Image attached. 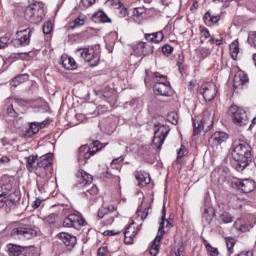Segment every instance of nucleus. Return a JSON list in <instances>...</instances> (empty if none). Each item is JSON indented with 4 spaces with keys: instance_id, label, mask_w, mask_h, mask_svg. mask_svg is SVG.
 <instances>
[{
    "instance_id": "f257e3e1",
    "label": "nucleus",
    "mask_w": 256,
    "mask_h": 256,
    "mask_svg": "<svg viewBox=\"0 0 256 256\" xmlns=\"http://www.w3.org/2000/svg\"><path fill=\"white\" fill-rule=\"evenodd\" d=\"M231 156L235 161V169L239 172L244 171L245 167L249 165V157H251V146L241 140L235 141L232 144Z\"/></svg>"
},
{
    "instance_id": "f03ea898",
    "label": "nucleus",
    "mask_w": 256,
    "mask_h": 256,
    "mask_svg": "<svg viewBox=\"0 0 256 256\" xmlns=\"http://www.w3.org/2000/svg\"><path fill=\"white\" fill-rule=\"evenodd\" d=\"M166 216H167V210H165V204H164L163 209H162V221H161L160 227L158 229V234L155 237L153 244L150 248L151 256L159 255V249L161 247V239H163V235H165V227H166V229H171V227H173L171 220L165 219Z\"/></svg>"
},
{
    "instance_id": "7ed1b4c3",
    "label": "nucleus",
    "mask_w": 256,
    "mask_h": 256,
    "mask_svg": "<svg viewBox=\"0 0 256 256\" xmlns=\"http://www.w3.org/2000/svg\"><path fill=\"white\" fill-rule=\"evenodd\" d=\"M45 16V4L43 2H34L25 9L24 17L29 23H41Z\"/></svg>"
},
{
    "instance_id": "20e7f679",
    "label": "nucleus",
    "mask_w": 256,
    "mask_h": 256,
    "mask_svg": "<svg viewBox=\"0 0 256 256\" xmlns=\"http://www.w3.org/2000/svg\"><path fill=\"white\" fill-rule=\"evenodd\" d=\"M108 143H101L99 141H94L92 144L88 145H82L78 149V163L80 165H85L87 163V160L93 157L95 153L101 151L103 147H107Z\"/></svg>"
},
{
    "instance_id": "39448f33",
    "label": "nucleus",
    "mask_w": 256,
    "mask_h": 256,
    "mask_svg": "<svg viewBox=\"0 0 256 256\" xmlns=\"http://www.w3.org/2000/svg\"><path fill=\"white\" fill-rule=\"evenodd\" d=\"M21 199V192L17 188L11 187V185H4V191L0 194V207H11V205H15L17 201Z\"/></svg>"
},
{
    "instance_id": "423d86ee",
    "label": "nucleus",
    "mask_w": 256,
    "mask_h": 256,
    "mask_svg": "<svg viewBox=\"0 0 256 256\" xmlns=\"http://www.w3.org/2000/svg\"><path fill=\"white\" fill-rule=\"evenodd\" d=\"M75 55L89 63L90 67H97L99 65L100 57L93 47L78 48L75 51Z\"/></svg>"
},
{
    "instance_id": "0eeeda50",
    "label": "nucleus",
    "mask_w": 256,
    "mask_h": 256,
    "mask_svg": "<svg viewBox=\"0 0 256 256\" xmlns=\"http://www.w3.org/2000/svg\"><path fill=\"white\" fill-rule=\"evenodd\" d=\"M230 113L234 125H237L238 127H246L249 125V116H247V112L243 110V108L231 106Z\"/></svg>"
},
{
    "instance_id": "6e6552de",
    "label": "nucleus",
    "mask_w": 256,
    "mask_h": 256,
    "mask_svg": "<svg viewBox=\"0 0 256 256\" xmlns=\"http://www.w3.org/2000/svg\"><path fill=\"white\" fill-rule=\"evenodd\" d=\"M167 123L177 125V123H179V115L175 112H171L168 116V121H166L165 117L163 116H157L152 118V124L155 129H167Z\"/></svg>"
},
{
    "instance_id": "1a4fd4ad",
    "label": "nucleus",
    "mask_w": 256,
    "mask_h": 256,
    "mask_svg": "<svg viewBox=\"0 0 256 256\" xmlns=\"http://www.w3.org/2000/svg\"><path fill=\"white\" fill-rule=\"evenodd\" d=\"M50 165H53V153L42 155L38 159L37 177H45Z\"/></svg>"
},
{
    "instance_id": "9d476101",
    "label": "nucleus",
    "mask_w": 256,
    "mask_h": 256,
    "mask_svg": "<svg viewBox=\"0 0 256 256\" xmlns=\"http://www.w3.org/2000/svg\"><path fill=\"white\" fill-rule=\"evenodd\" d=\"M31 29H24L16 33V38L12 40L14 47H27L31 43Z\"/></svg>"
},
{
    "instance_id": "9b49d317",
    "label": "nucleus",
    "mask_w": 256,
    "mask_h": 256,
    "mask_svg": "<svg viewBox=\"0 0 256 256\" xmlns=\"http://www.w3.org/2000/svg\"><path fill=\"white\" fill-rule=\"evenodd\" d=\"M85 225H87V221L77 214H70L63 221V227H73L74 229H81V227H85Z\"/></svg>"
},
{
    "instance_id": "f8f14e48",
    "label": "nucleus",
    "mask_w": 256,
    "mask_h": 256,
    "mask_svg": "<svg viewBox=\"0 0 256 256\" xmlns=\"http://www.w3.org/2000/svg\"><path fill=\"white\" fill-rule=\"evenodd\" d=\"M200 93L203 95L206 101H213L217 96V85H215L213 82L208 83L202 86Z\"/></svg>"
},
{
    "instance_id": "ddd939ff",
    "label": "nucleus",
    "mask_w": 256,
    "mask_h": 256,
    "mask_svg": "<svg viewBox=\"0 0 256 256\" xmlns=\"http://www.w3.org/2000/svg\"><path fill=\"white\" fill-rule=\"evenodd\" d=\"M133 51L137 53V55H143V57H147V55L153 54L154 47L151 44H147L143 41L136 42L132 46Z\"/></svg>"
},
{
    "instance_id": "4468645a",
    "label": "nucleus",
    "mask_w": 256,
    "mask_h": 256,
    "mask_svg": "<svg viewBox=\"0 0 256 256\" xmlns=\"http://www.w3.org/2000/svg\"><path fill=\"white\" fill-rule=\"evenodd\" d=\"M232 185L233 187H236V189H240L242 193H251V191H255V182L251 179L238 180L233 182Z\"/></svg>"
},
{
    "instance_id": "2eb2a0df",
    "label": "nucleus",
    "mask_w": 256,
    "mask_h": 256,
    "mask_svg": "<svg viewBox=\"0 0 256 256\" xmlns=\"http://www.w3.org/2000/svg\"><path fill=\"white\" fill-rule=\"evenodd\" d=\"M123 156H120L118 158H115L111 162L112 169L107 172L108 177H112L113 179H117L118 181H121V178L119 177V174L121 173V166L119 163H122Z\"/></svg>"
},
{
    "instance_id": "dca6fc26",
    "label": "nucleus",
    "mask_w": 256,
    "mask_h": 256,
    "mask_svg": "<svg viewBox=\"0 0 256 256\" xmlns=\"http://www.w3.org/2000/svg\"><path fill=\"white\" fill-rule=\"evenodd\" d=\"M167 135H169V130L158 129L155 131L153 145L156 149H161V146L165 143V139H167Z\"/></svg>"
},
{
    "instance_id": "f3484780",
    "label": "nucleus",
    "mask_w": 256,
    "mask_h": 256,
    "mask_svg": "<svg viewBox=\"0 0 256 256\" xmlns=\"http://www.w3.org/2000/svg\"><path fill=\"white\" fill-rule=\"evenodd\" d=\"M137 233H139V228H135L133 223L130 224L124 232V243H126V245H133V241L135 237H137Z\"/></svg>"
},
{
    "instance_id": "a211bd4d",
    "label": "nucleus",
    "mask_w": 256,
    "mask_h": 256,
    "mask_svg": "<svg viewBox=\"0 0 256 256\" xmlns=\"http://www.w3.org/2000/svg\"><path fill=\"white\" fill-rule=\"evenodd\" d=\"M59 239L62 241V243L66 247H70V249H73L75 245H77V237L74 235H71L67 232H61L58 234Z\"/></svg>"
},
{
    "instance_id": "6ab92c4d",
    "label": "nucleus",
    "mask_w": 256,
    "mask_h": 256,
    "mask_svg": "<svg viewBox=\"0 0 256 256\" xmlns=\"http://www.w3.org/2000/svg\"><path fill=\"white\" fill-rule=\"evenodd\" d=\"M77 181L81 189H83V187H87V185H91V183H93V176L84 170H80L77 173Z\"/></svg>"
},
{
    "instance_id": "aec40b11",
    "label": "nucleus",
    "mask_w": 256,
    "mask_h": 256,
    "mask_svg": "<svg viewBox=\"0 0 256 256\" xmlns=\"http://www.w3.org/2000/svg\"><path fill=\"white\" fill-rule=\"evenodd\" d=\"M154 91L156 95H162V97H169L171 93V85L163 82H157L154 85Z\"/></svg>"
},
{
    "instance_id": "412c9836",
    "label": "nucleus",
    "mask_w": 256,
    "mask_h": 256,
    "mask_svg": "<svg viewBox=\"0 0 256 256\" xmlns=\"http://www.w3.org/2000/svg\"><path fill=\"white\" fill-rule=\"evenodd\" d=\"M193 125L195 129H211L213 127V117L194 120Z\"/></svg>"
},
{
    "instance_id": "4be33fe9",
    "label": "nucleus",
    "mask_w": 256,
    "mask_h": 256,
    "mask_svg": "<svg viewBox=\"0 0 256 256\" xmlns=\"http://www.w3.org/2000/svg\"><path fill=\"white\" fill-rule=\"evenodd\" d=\"M211 139L215 145H221V143H225L229 139V134L223 130H218L211 136Z\"/></svg>"
},
{
    "instance_id": "5701e85b",
    "label": "nucleus",
    "mask_w": 256,
    "mask_h": 256,
    "mask_svg": "<svg viewBox=\"0 0 256 256\" xmlns=\"http://www.w3.org/2000/svg\"><path fill=\"white\" fill-rule=\"evenodd\" d=\"M245 83H249V76H247L243 71H238L234 76V87H243Z\"/></svg>"
},
{
    "instance_id": "b1692460",
    "label": "nucleus",
    "mask_w": 256,
    "mask_h": 256,
    "mask_svg": "<svg viewBox=\"0 0 256 256\" xmlns=\"http://www.w3.org/2000/svg\"><path fill=\"white\" fill-rule=\"evenodd\" d=\"M82 191L88 199H93L97 197V195H99V188H97V186L93 184H88L87 186H84L82 188Z\"/></svg>"
},
{
    "instance_id": "393cba45",
    "label": "nucleus",
    "mask_w": 256,
    "mask_h": 256,
    "mask_svg": "<svg viewBox=\"0 0 256 256\" xmlns=\"http://www.w3.org/2000/svg\"><path fill=\"white\" fill-rule=\"evenodd\" d=\"M94 23H111V18L107 16L102 10L97 11L92 16Z\"/></svg>"
},
{
    "instance_id": "a878e982",
    "label": "nucleus",
    "mask_w": 256,
    "mask_h": 256,
    "mask_svg": "<svg viewBox=\"0 0 256 256\" xmlns=\"http://www.w3.org/2000/svg\"><path fill=\"white\" fill-rule=\"evenodd\" d=\"M136 179L138 181V185H141L142 187H145V185H149V183H151V176L147 172H138Z\"/></svg>"
},
{
    "instance_id": "bb28decb",
    "label": "nucleus",
    "mask_w": 256,
    "mask_h": 256,
    "mask_svg": "<svg viewBox=\"0 0 256 256\" xmlns=\"http://www.w3.org/2000/svg\"><path fill=\"white\" fill-rule=\"evenodd\" d=\"M37 161V156L31 155L27 159V169L30 171V173H36L38 171V162Z\"/></svg>"
},
{
    "instance_id": "cd10ccee",
    "label": "nucleus",
    "mask_w": 256,
    "mask_h": 256,
    "mask_svg": "<svg viewBox=\"0 0 256 256\" xmlns=\"http://www.w3.org/2000/svg\"><path fill=\"white\" fill-rule=\"evenodd\" d=\"M52 122L53 120L49 118L42 122H28V127L29 129H33L34 127L36 129H47V127H49V124H51Z\"/></svg>"
},
{
    "instance_id": "c85d7f7f",
    "label": "nucleus",
    "mask_w": 256,
    "mask_h": 256,
    "mask_svg": "<svg viewBox=\"0 0 256 256\" xmlns=\"http://www.w3.org/2000/svg\"><path fill=\"white\" fill-rule=\"evenodd\" d=\"M87 23V16L80 13L72 22L71 29H77V27H83Z\"/></svg>"
},
{
    "instance_id": "c756f323",
    "label": "nucleus",
    "mask_w": 256,
    "mask_h": 256,
    "mask_svg": "<svg viewBox=\"0 0 256 256\" xmlns=\"http://www.w3.org/2000/svg\"><path fill=\"white\" fill-rule=\"evenodd\" d=\"M61 61H62V66L67 71H72V69H75V65H77V63H75V59L71 57H62Z\"/></svg>"
},
{
    "instance_id": "7c9ffc66",
    "label": "nucleus",
    "mask_w": 256,
    "mask_h": 256,
    "mask_svg": "<svg viewBox=\"0 0 256 256\" xmlns=\"http://www.w3.org/2000/svg\"><path fill=\"white\" fill-rule=\"evenodd\" d=\"M39 133V130H33V129H20L18 131V134L22 139H31L33 135H37Z\"/></svg>"
},
{
    "instance_id": "2f4dec72",
    "label": "nucleus",
    "mask_w": 256,
    "mask_h": 256,
    "mask_svg": "<svg viewBox=\"0 0 256 256\" xmlns=\"http://www.w3.org/2000/svg\"><path fill=\"white\" fill-rule=\"evenodd\" d=\"M232 221H233V216L229 212L224 211L218 216V222L221 224L227 225Z\"/></svg>"
},
{
    "instance_id": "473e14b6",
    "label": "nucleus",
    "mask_w": 256,
    "mask_h": 256,
    "mask_svg": "<svg viewBox=\"0 0 256 256\" xmlns=\"http://www.w3.org/2000/svg\"><path fill=\"white\" fill-rule=\"evenodd\" d=\"M8 255H10V256H22L23 255V248H21L18 245H9Z\"/></svg>"
},
{
    "instance_id": "72a5a7b5",
    "label": "nucleus",
    "mask_w": 256,
    "mask_h": 256,
    "mask_svg": "<svg viewBox=\"0 0 256 256\" xmlns=\"http://www.w3.org/2000/svg\"><path fill=\"white\" fill-rule=\"evenodd\" d=\"M202 241L204 243L206 251H208L210 256H220L219 250L217 248L211 246V244H209V242L203 237H202Z\"/></svg>"
},
{
    "instance_id": "f704fd0d",
    "label": "nucleus",
    "mask_w": 256,
    "mask_h": 256,
    "mask_svg": "<svg viewBox=\"0 0 256 256\" xmlns=\"http://www.w3.org/2000/svg\"><path fill=\"white\" fill-rule=\"evenodd\" d=\"M101 109H103V106H98L94 112L88 113L86 115L77 114L76 119H83L84 117H86V119H91L93 117H98V115H101Z\"/></svg>"
},
{
    "instance_id": "c9c22d12",
    "label": "nucleus",
    "mask_w": 256,
    "mask_h": 256,
    "mask_svg": "<svg viewBox=\"0 0 256 256\" xmlns=\"http://www.w3.org/2000/svg\"><path fill=\"white\" fill-rule=\"evenodd\" d=\"M214 217H215V209H213V207H208L204 210L203 219H205L207 223H211Z\"/></svg>"
},
{
    "instance_id": "e433bc0d",
    "label": "nucleus",
    "mask_w": 256,
    "mask_h": 256,
    "mask_svg": "<svg viewBox=\"0 0 256 256\" xmlns=\"http://www.w3.org/2000/svg\"><path fill=\"white\" fill-rule=\"evenodd\" d=\"M230 55L234 61L237 60V55H239V42L234 41L230 44Z\"/></svg>"
},
{
    "instance_id": "4c0bfd02",
    "label": "nucleus",
    "mask_w": 256,
    "mask_h": 256,
    "mask_svg": "<svg viewBox=\"0 0 256 256\" xmlns=\"http://www.w3.org/2000/svg\"><path fill=\"white\" fill-rule=\"evenodd\" d=\"M25 81H29V74H19L12 80V83L14 87H17V85L25 83Z\"/></svg>"
},
{
    "instance_id": "58836bf2",
    "label": "nucleus",
    "mask_w": 256,
    "mask_h": 256,
    "mask_svg": "<svg viewBox=\"0 0 256 256\" xmlns=\"http://www.w3.org/2000/svg\"><path fill=\"white\" fill-rule=\"evenodd\" d=\"M25 227H17L11 230L10 237H13V239H21L23 237Z\"/></svg>"
},
{
    "instance_id": "ea45409f",
    "label": "nucleus",
    "mask_w": 256,
    "mask_h": 256,
    "mask_svg": "<svg viewBox=\"0 0 256 256\" xmlns=\"http://www.w3.org/2000/svg\"><path fill=\"white\" fill-rule=\"evenodd\" d=\"M33 237H37V230L24 227L23 238L24 239H33Z\"/></svg>"
},
{
    "instance_id": "a19ab883",
    "label": "nucleus",
    "mask_w": 256,
    "mask_h": 256,
    "mask_svg": "<svg viewBox=\"0 0 256 256\" xmlns=\"http://www.w3.org/2000/svg\"><path fill=\"white\" fill-rule=\"evenodd\" d=\"M235 238L233 237H228L226 238V247L229 251V253H233V248L235 247Z\"/></svg>"
},
{
    "instance_id": "79ce46f5",
    "label": "nucleus",
    "mask_w": 256,
    "mask_h": 256,
    "mask_svg": "<svg viewBox=\"0 0 256 256\" xmlns=\"http://www.w3.org/2000/svg\"><path fill=\"white\" fill-rule=\"evenodd\" d=\"M9 43H11V39L9 36H3L0 38V49H5L9 47Z\"/></svg>"
},
{
    "instance_id": "37998d69",
    "label": "nucleus",
    "mask_w": 256,
    "mask_h": 256,
    "mask_svg": "<svg viewBox=\"0 0 256 256\" xmlns=\"http://www.w3.org/2000/svg\"><path fill=\"white\" fill-rule=\"evenodd\" d=\"M51 31H53V23L51 21L44 23L43 33H45V35H49Z\"/></svg>"
},
{
    "instance_id": "c03bdc74",
    "label": "nucleus",
    "mask_w": 256,
    "mask_h": 256,
    "mask_svg": "<svg viewBox=\"0 0 256 256\" xmlns=\"http://www.w3.org/2000/svg\"><path fill=\"white\" fill-rule=\"evenodd\" d=\"M187 155V147L185 145H181L179 151L177 152V158L183 159Z\"/></svg>"
},
{
    "instance_id": "a18cd8bd",
    "label": "nucleus",
    "mask_w": 256,
    "mask_h": 256,
    "mask_svg": "<svg viewBox=\"0 0 256 256\" xmlns=\"http://www.w3.org/2000/svg\"><path fill=\"white\" fill-rule=\"evenodd\" d=\"M7 115L8 117H17V110H15V107H13V104H11L10 106H8L7 108Z\"/></svg>"
},
{
    "instance_id": "49530a36",
    "label": "nucleus",
    "mask_w": 256,
    "mask_h": 256,
    "mask_svg": "<svg viewBox=\"0 0 256 256\" xmlns=\"http://www.w3.org/2000/svg\"><path fill=\"white\" fill-rule=\"evenodd\" d=\"M154 35V43H161L164 39V35L162 31L153 33Z\"/></svg>"
},
{
    "instance_id": "de8ad7c7",
    "label": "nucleus",
    "mask_w": 256,
    "mask_h": 256,
    "mask_svg": "<svg viewBox=\"0 0 256 256\" xmlns=\"http://www.w3.org/2000/svg\"><path fill=\"white\" fill-rule=\"evenodd\" d=\"M162 53L166 56H169L173 53V46L171 45H164L162 47Z\"/></svg>"
},
{
    "instance_id": "09e8293b",
    "label": "nucleus",
    "mask_w": 256,
    "mask_h": 256,
    "mask_svg": "<svg viewBox=\"0 0 256 256\" xmlns=\"http://www.w3.org/2000/svg\"><path fill=\"white\" fill-rule=\"evenodd\" d=\"M199 53H200L202 59H206V57H209V55H211V49H209V48H201L199 50Z\"/></svg>"
},
{
    "instance_id": "8fccbe9b",
    "label": "nucleus",
    "mask_w": 256,
    "mask_h": 256,
    "mask_svg": "<svg viewBox=\"0 0 256 256\" xmlns=\"http://www.w3.org/2000/svg\"><path fill=\"white\" fill-rule=\"evenodd\" d=\"M248 43L249 45H251L252 47L256 48V32H253L252 34H250L248 36Z\"/></svg>"
},
{
    "instance_id": "3c124183",
    "label": "nucleus",
    "mask_w": 256,
    "mask_h": 256,
    "mask_svg": "<svg viewBox=\"0 0 256 256\" xmlns=\"http://www.w3.org/2000/svg\"><path fill=\"white\" fill-rule=\"evenodd\" d=\"M109 255V249L107 247H100L97 252V256H107Z\"/></svg>"
},
{
    "instance_id": "603ef678",
    "label": "nucleus",
    "mask_w": 256,
    "mask_h": 256,
    "mask_svg": "<svg viewBox=\"0 0 256 256\" xmlns=\"http://www.w3.org/2000/svg\"><path fill=\"white\" fill-rule=\"evenodd\" d=\"M201 37H204V39H209L211 37V34L209 33V29L207 28H200Z\"/></svg>"
},
{
    "instance_id": "864d4df0",
    "label": "nucleus",
    "mask_w": 256,
    "mask_h": 256,
    "mask_svg": "<svg viewBox=\"0 0 256 256\" xmlns=\"http://www.w3.org/2000/svg\"><path fill=\"white\" fill-rule=\"evenodd\" d=\"M109 211H107V207H102V209H100L98 211V217L99 219H103V217H105V215H108Z\"/></svg>"
},
{
    "instance_id": "5fc2aeb1",
    "label": "nucleus",
    "mask_w": 256,
    "mask_h": 256,
    "mask_svg": "<svg viewBox=\"0 0 256 256\" xmlns=\"http://www.w3.org/2000/svg\"><path fill=\"white\" fill-rule=\"evenodd\" d=\"M109 211H107V207H102V209H100L98 211V217L99 219H103V217H105V215H108Z\"/></svg>"
},
{
    "instance_id": "6e6d98bb",
    "label": "nucleus",
    "mask_w": 256,
    "mask_h": 256,
    "mask_svg": "<svg viewBox=\"0 0 256 256\" xmlns=\"http://www.w3.org/2000/svg\"><path fill=\"white\" fill-rule=\"evenodd\" d=\"M13 123L16 129H21V127H23V118L20 117L16 119Z\"/></svg>"
},
{
    "instance_id": "4d7b16f0",
    "label": "nucleus",
    "mask_w": 256,
    "mask_h": 256,
    "mask_svg": "<svg viewBox=\"0 0 256 256\" xmlns=\"http://www.w3.org/2000/svg\"><path fill=\"white\" fill-rule=\"evenodd\" d=\"M41 198H36L32 204L33 209H39L41 207Z\"/></svg>"
},
{
    "instance_id": "13d9d810",
    "label": "nucleus",
    "mask_w": 256,
    "mask_h": 256,
    "mask_svg": "<svg viewBox=\"0 0 256 256\" xmlns=\"http://www.w3.org/2000/svg\"><path fill=\"white\" fill-rule=\"evenodd\" d=\"M241 223H243V220L238 219L234 223V227L238 229V231H243V227H241Z\"/></svg>"
},
{
    "instance_id": "bf43d9fd",
    "label": "nucleus",
    "mask_w": 256,
    "mask_h": 256,
    "mask_svg": "<svg viewBox=\"0 0 256 256\" xmlns=\"http://www.w3.org/2000/svg\"><path fill=\"white\" fill-rule=\"evenodd\" d=\"M10 161L11 159L8 156H2L0 158V165H7Z\"/></svg>"
},
{
    "instance_id": "052dcab7",
    "label": "nucleus",
    "mask_w": 256,
    "mask_h": 256,
    "mask_svg": "<svg viewBox=\"0 0 256 256\" xmlns=\"http://www.w3.org/2000/svg\"><path fill=\"white\" fill-rule=\"evenodd\" d=\"M2 143H3L4 147H6V149L11 151L12 144H11V142L7 141V138L2 139Z\"/></svg>"
},
{
    "instance_id": "680f3d73",
    "label": "nucleus",
    "mask_w": 256,
    "mask_h": 256,
    "mask_svg": "<svg viewBox=\"0 0 256 256\" xmlns=\"http://www.w3.org/2000/svg\"><path fill=\"white\" fill-rule=\"evenodd\" d=\"M119 232H116L114 230H106L103 232V235L112 237L113 235H118Z\"/></svg>"
},
{
    "instance_id": "e2e57ef3",
    "label": "nucleus",
    "mask_w": 256,
    "mask_h": 256,
    "mask_svg": "<svg viewBox=\"0 0 256 256\" xmlns=\"http://www.w3.org/2000/svg\"><path fill=\"white\" fill-rule=\"evenodd\" d=\"M144 37H145L146 41H149L150 43H154V34L153 33L145 34Z\"/></svg>"
},
{
    "instance_id": "0e129e2a",
    "label": "nucleus",
    "mask_w": 256,
    "mask_h": 256,
    "mask_svg": "<svg viewBox=\"0 0 256 256\" xmlns=\"http://www.w3.org/2000/svg\"><path fill=\"white\" fill-rule=\"evenodd\" d=\"M104 207H106V211H108V213H113V211H117V206L115 205H109Z\"/></svg>"
},
{
    "instance_id": "69168bd1",
    "label": "nucleus",
    "mask_w": 256,
    "mask_h": 256,
    "mask_svg": "<svg viewBox=\"0 0 256 256\" xmlns=\"http://www.w3.org/2000/svg\"><path fill=\"white\" fill-rule=\"evenodd\" d=\"M114 7H121V0H108Z\"/></svg>"
},
{
    "instance_id": "338daca9",
    "label": "nucleus",
    "mask_w": 256,
    "mask_h": 256,
    "mask_svg": "<svg viewBox=\"0 0 256 256\" xmlns=\"http://www.w3.org/2000/svg\"><path fill=\"white\" fill-rule=\"evenodd\" d=\"M83 5H85L86 7H91V5L93 3H95V0H81Z\"/></svg>"
},
{
    "instance_id": "774afa93",
    "label": "nucleus",
    "mask_w": 256,
    "mask_h": 256,
    "mask_svg": "<svg viewBox=\"0 0 256 256\" xmlns=\"http://www.w3.org/2000/svg\"><path fill=\"white\" fill-rule=\"evenodd\" d=\"M237 256H253V252L251 251H242Z\"/></svg>"
}]
</instances>
